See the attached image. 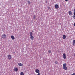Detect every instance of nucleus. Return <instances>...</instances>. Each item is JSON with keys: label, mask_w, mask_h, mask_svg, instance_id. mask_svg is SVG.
<instances>
[{"label": "nucleus", "mask_w": 75, "mask_h": 75, "mask_svg": "<svg viewBox=\"0 0 75 75\" xmlns=\"http://www.w3.org/2000/svg\"><path fill=\"white\" fill-rule=\"evenodd\" d=\"M63 68L64 69V70H67V64L66 63H64L63 64Z\"/></svg>", "instance_id": "f257e3e1"}, {"label": "nucleus", "mask_w": 75, "mask_h": 75, "mask_svg": "<svg viewBox=\"0 0 75 75\" xmlns=\"http://www.w3.org/2000/svg\"><path fill=\"white\" fill-rule=\"evenodd\" d=\"M1 37L3 39H4L6 38V35L5 34H4L1 36Z\"/></svg>", "instance_id": "f03ea898"}, {"label": "nucleus", "mask_w": 75, "mask_h": 75, "mask_svg": "<svg viewBox=\"0 0 75 75\" xmlns=\"http://www.w3.org/2000/svg\"><path fill=\"white\" fill-rule=\"evenodd\" d=\"M54 7H55V8H56V9H57L58 8H59V6H58V5L57 4L55 5L54 6Z\"/></svg>", "instance_id": "7ed1b4c3"}, {"label": "nucleus", "mask_w": 75, "mask_h": 75, "mask_svg": "<svg viewBox=\"0 0 75 75\" xmlns=\"http://www.w3.org/2000/svg\"><path fill=\"white\" fill-rule=\"evenodd\" d=\"M63 58L64 59H66V54L65 53L63 54Z\"/></svg>", "instance_id": "20e7f679"}, {"label": "nucleus", "mask_w": 75, "mask_h": 75, "mask_svg": "<svg viewBox=\"0 0 75 75\" xmlns=\"http://www.w3.org/2000/svg\"><path fill=\"white\" fill-rule=\"evenodd\" d=\"M18 65L19 66H20V67H23V64L21 63H18Z\"/></svg>", "instance_id": "39448f33"}, {"label": "nucleus", "mask_w": 75, "mask_h": 75, "mask_svg": "<svg viewBox=\"0 0 75 75\" xmlns=\"http://www.w3.org/2000/svg\"><path fill=\"white\" fill-rule=\"evenodd\" d=\"M8 58L9 59H11V56L10 55H9L8 56Z\"/></svg>", "instance_id": "423d86ee"}, {"label": "nucleus", "mask_w": 75, "mask_h": 75, "mask_svg": "<svg viewBox=\"0 0 75 75\" xmlns=\"http://www.w3.org/2000/svg\"><path fill=\"white\" fill-rule=\"evenodd\" d=\"M69 14L70 16H72V12L71 11H69Z\"/></svg>", "instance_id": "0eeeda50"}, {"label": "nucleus", "mask_w": 75, "mask_h": 75, "mask_svg": "<svg viewBox=\"0 0 75 75\" xmlns=\"http://www.w3.org/2000/svg\"><path fill=\"white\" fill-rule=\"evenodd\" d=\"M35 72L36 73H40V70L38 69H36V70H35Z\"/></svg>", "instance_id": "6e6552de"}, {"label": "nucleus", "mask_w": 75, "mask_h": 75, "mask_svg": "<svg viewBox=\"0 0 75 75\" xmlns=\"http://www.w3.org/2000/svg\"><path fill=\"white\" fill-rule=\"evenodd\" d=\"M11 37L12 39V40H14V39H15V38H14V36L13 35H11Z\"/></svg>", "instance_id": "1a4fd4ad"}, {"label": "nucleus", "mask_w": 75, "mask_h": 75, "mask_svg": "<svg viewBox=\"0 0 75 75\" xmlns=\"http://www.w3.org/2000/svg\"><path fill=\"white\" fill-rule=\"evenodd\" d=\"M30 36V39H31V40H34V37L33 36Z\"/></svg>", "instance_id": "9d476101"}, {"label": "nucleus", "mask_w": 75, "mask_h": 75, "mask_svg": "<svg viewBox=\"0 0 75 75\" xmlns=\"http://www.w3.org/2000/svg\"><path fill=\"white\" fill-rule=\"evenodd\" d=\"M14 71H16V72H17V71H18V68L17 67H16L14 69Z\"/></svg>", "instance_id": "9b49d317"}, {"label": "nucleus", "mask_w": 75, "mask_h": 75, "mask_svg": "<svg viewBox=\"0 0 75 75\" xmlns=\"http://www.w3.org/2000/svg\"><path fill=\"white\" fill-rule=\"evenodd\" d=\"M63 39H65L66 38V36L65 35H64L63 36Z\"/></svg>", "instance_id": "f8f14e48"}, {"label": "nucleus", "mask_w": 75, "mask_h": 75, "mask_svg": "<svg viewBox=\"0 0 75 75\" xmlns=\"http://www.w3.org/2000/svg\"><path fill=\"white\" fill-rule=\"evenodd\" d=\"M73 45H75V40H74L73 41Z\"/></svg>", "instance_id": "ddd939ff"}, {"label": "nucleus", "mask_w": 75, "mask_h": 75, "mask_svg": "<svg viewBox=\"0 0 75 75\" xmlns=\"http://www.w3.org/2000/svg\"><path fill=\"white\" fill-rule=\"evenodd\" d=\"M30 36H33V33L32 32H30Z\"/></svg>", "instance_id": "4468645a"}, {"label": "nucleus", "mask_w": 75, "mask_h": 75, "mask_svg": "<svg viewBox=\"0 0 75 75\" xmlns=\"http://www.w3.org/2000/svg\"><path fill=\"white\" fill-rule=\"evenodd\" d=\"M21 75H24V73H23V72H21Z\"/></svg>", "instance_id": "2eb2a0df"}, {"label": "nucleus", "mask_w": 75, "mask_h": 75, "mask_svg": "<svg viewBox=\"0 0 75 75\" xmlns=\"http://www.w3.org/2000/svg\"><path fill=\"white\" fill-rule=\"evenodd\" d=\"M33 19L35 20V15H34L33 16Z\"/></svg>", "instance_id": "dca6fc26"}, {"label": "nucleus", "mask_w": 75, "mask_h": 75, "mask_svg": "<svg viewBox=\"0 0 75 75\" xmlns=\"http://www.w3.org/2000/svg\"><path fill=\"white\" fill-rule=\"evenodd\" d=\"M28 4H30V3H31V2H30V1H28Z\"/></svg>", "instance_id": "f3484780"}, {"label": "nucleus", "mask_w": 75, "mask_h": 75, "mask_svg": "<svg viewBox=\"0 0 75 75\" xmlns=\"http://www.w3.org/2000/svg\"><path fill=\"white\" fill-rule=\"evenodd\" d=\"M51 50H49L48 51V54H50V53H51Z\"/></svg>", "instance_id": "a211bd4d"}, {"label": "nucleus", "mask_w": 75, "mask_h": 75, "mask_svg": "<svg viewBox=\"0 0 75 75\" xmlns=\"http://www.w3.org/2000/svg\"><path fill=\"white\" fill-rule=\"evenodd\" d=\"M55 63L56 64H57L58 63V62L57 61H55Z\"/></svg>", "instance_id": "6ab92c4d"}, {"label": "nucleus", "mask_w": 75, "mask_h": 75, "mask_svg": "<svg viewBox=\"0 0 75 75\" xmlns=\"http://www.w3.org/2000/svg\"><path fill=\"white\" fill-rule=\"evenodd\" d=\"M73 18H74V19H75V15H74L73 16Z\"/></svg>", "instance_id": "aec40b11"}, {"label": "nucleus", "mask_w": 75, "mask_h": 75, "mask_svg": "<svg viewBox=\"0 0 75 75\" xmlns=\"http://www.w3.org/2000/svg\"><path fill=\"white\" fill-rule=\"evenodd\" d=\"M38 74H37V75H40V74H40V73H38Z\"/></svg>", "instance_id": "412c9836"}, {"label": "nucleus", "mask_w": 75, "mask_h": 75, "mask_svg": "<svg viewBox=\"0 0 75 75\" xmlns=\"http://www.w3.org/2000/svg\"><path fill=\"white\" fill-rule=\"evenodd\" d=\"M75 75V73H74L73 74H72L71 75Z\"/></svg>", "instance_id": "4be33fe9"}, {"label": "nucleus", "mask_w": 75, "mask_h": 75, "mask_svg": "<svg viewBox=\"0 0 75 75\" xmlns=\"http://www.w3.org/2000/svg\"><path fill=\"white\" fill-rule=\"evenodd\" d=\"M48 10H50V7H48Z\"/></svg>", "instance_id": "5701e85b"}, {"label": "nucleus", "mask_w": 75, "mask_h": 75, "mask_svg": "<svg viewBox=\"0 0 75 75\" xmlns=\"http://www.w3.org/2000/svg\"><path fill=\"white\" fill-rule=\"evenodd\" d=\"M74 16H75V12H74Z\"/></svg>", "instance_id": "b1692460"}, {"label": "nucleus", "mask_w": 75, "mask_h": 75, "mask_svg": "<svg viewBox=\"0 0 75 75\" xmlns=\"http://www.w3.org/2000/svg\"><path fill=\"white\" fill-rule=\"evenodd\" d=\"M74 12H75V8L74 9Z\"/></svg>", "instance_id": "393cba45"}, {"label": "nucleus", "mask_w": 75, "mask_h": 75, "mask_svg": "<svg viewBox=\"0 0 75 75\" xmlns=\"http://www.w3.org/2000/svg\"><path fill=\"white\" fill-rule=\"evenodd\" d=\"M68 0H65V1H68Z\"/></svg>", "instance_id": "a878e982"}, {"label": "nucleus", "mask_w": 75, "mask_h": 75, "mask_svg": "<svg viewBox=\"0 0 75 75\" xmlns=\"http://www.w3.org/2000/svg\"><path fill=\"white\" fill-rule=\"evenodd\" d=\"M74 25L75 26V23L74 24Z\"/></svg>", "instance_id": "bb28decb"}, {"label": "nucleus", "mask_w": 75, "mask_h": 75, "mask_svg": "<svg viewBox=\"0 0 75 75\" xmlns=\"http://www.w3.org/2000/svg\"><path fill=\"white\" fill-rule=\"evenodd\" d=\"M74 56L75 57V52L74 53Z\"/></svg>", "instance_id": "cd10ccee"}, {"label": "nucleus", "mask_w": 75, "mask_h": 75, "mask_svg": "<svg viewBox=\"0 0 75 75\" xmlns=\"http://www.w3.org/2000/svg\"><path fill=\"white\" fill-rule=\"evenodd\" d=\"M32 32H34V31H32Z\"/></svg>", "instance_id": "c85d7f7f"}]
</instances>
